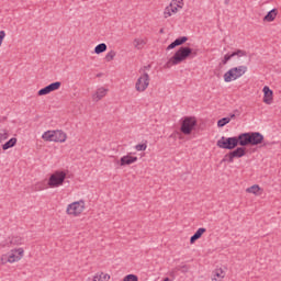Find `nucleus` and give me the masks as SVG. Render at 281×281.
<instances>
[{
    "mask_svg": "<svg viewBox=\"0 0 281 281\" xmlns=\"http://www.w3.org/2000/svg\"><path fill=\"white\" fill-rule=\"evenodd\" d=\"M123 281H139V279L135 274H127L124 277Z\"/></svg>",
    "mask_w": 281,
    "mask_h": 281,
    "instance_id": "f704fd0d",
    "label": "nucleus"
},
{
    "mask_svg": "<svg viewBox=\"0 0 281 281\" xmlns=\"http://www.w3.org/2000/svg\"><path fill=\"white\" fill-rule=\"evenodd\" d=\"M229 122H232L231 117H223L217 121V126H218V128H223V126H227V124H229Z\"/></svg>",
    "mask_w": 281,
    "mask_h": 281,
    "instance_id": "a878e982",
    "label": "nucleus"
},
{
    "mask_svg": "<svg viewBox=\"0 0 281 281\" xmlns=\"http://www.w3.org/2000/svg\"><path fill=\"white\" fill-rule=\"evenodd\" d=\"M232 153H233V157H237V158L245 157V154H246L244 147H238Z\"/></svg>",
    "mask_w": 281,
    "mask_h": 281,
    "instance_id": "b1692460",
    "label": "nucleus"
},
{
    "mask_svg": "<svg viewBox=\"0 0 281 281\" xmlns=\"http://www.w3.org/2000/svg\"><path fill=\"white\" fill-rule=\"evenodd\" d=\"M234 117H236V114H231L229 119L234 120Z\"/></svg>",
    "mask_w": 281,
    "mask_h": 281,
    "instance_id": "37998d69",
    "label": "nucleus"
},
{
    "mask_svg": "<svg viewBox=\"0 0 281 281\" xmlns=\"http://www.w3.org/2000/svg\"><path fill=\"white\" fill-rule=\"evenodd\" d=\"M8 137H10V134L5 130H0V144H2V142H5Z\"/></svg>",
    "mask_w": 281,
    "mask_h": 281,
    "instance_id": "c756f323",
    "label": "nucleus"
},
{
    "mask_svg": "<svg viewBox=\"0 0 281 281\" xmlns=\"http://www.w3.org/2000/svg\"><path fill=\"white\" fill-rule=\"evenodd\" d=\"M194 58L196 53H192V48L188 46H181L173 56L167 61L166 67H170L171 65H181L183 60H188V58Z\"/></svg>",
    "mask_w": 281,
    "mask_h": 281,
    "instance_id": "f257e3e1",
    "label": "nucleus"
},
{
    "mask_svg": "<svg viewBox=\"0 0 281 281\" xmlns=\"http://www.w3.org/2000/svg\"><path fill=\"white\" fill-rule=\"evenodd\" d=\"M116 54L115 50H110L106 55H105V60L108 63H111V60H113V58H115Z\"/></svg>",
    "mask_w": 281,
    "mask_h": 281,
    "instance_id": "7c9ffc66",
    "label": "nucleus"
},
{
    "mask_svg": "<svg viewBox=\"0 0 281 281\" xmlns=\"http://www.w3.org/2000/svg\"><path fill=\"white\" fill-rule=\"evenodd\" d=\"M133 45H134L135 49H144V46L146 45V40L135 38L133 42Z\"/></svg>",
    "mask_w": 281,
    "mask_h": 281,
    "instance_id": "aec40b11",
    "label": "nucleus"
},
{
    "mask_svg": "<svg viewBox=\"0 0 281 281\" xmlns=\"http://www.w3.org/2000/svg\"><path fill=\"white\" fill-rule=\"evenodd\" d=\"M150 85V76L148 72H143V76L139 77L135 83V89L138 93H144Z\"/></svg>",
    "mask_w": 281,
    "mask_h": 281,
    "instance_id": "423d86ee",
    "label": "nucleus"
},
{
    "mask_svg": "<svg viewBox=\"0 0 281 281\" xmlns=\"http://www.w3.org/2000/svg\"><path fill=\"white\" fill-rule=\"evenodd\" d=\"M276 16H278V9H272L265 15L263 21L271 23L272 21H276Z\"/></svg>",
    "mask_w": 281,
    "mask_h": 281,
    "instance_id": "a211bd4d",
    "label": "nucleus"
},
{
    "mask_svg": "<svg viewBox=\"0 0 281 281\" xmlns=\"http://www.w3.org/2000/svg\"><path fill=\"white\" fill-rule=\"evenodd\" d=\"M98 280H99V281H108V280H111V276H109L108 273L101 272V273L98 276Z\"/></svg>",
    "mask_w": 281,
    "mask_h": 281,
    "instance_id": "72a5a7b5",
    "label": "nucleus"
},
{
    "mask_svg": "<svg viewBox=\"0 0 281 281\" xmlns=\"http://www.w3.org/2000/svg\"><path fill=\"white\" fill-rule=\"evenodd\" d=\"M216 146L218 148H223L224 150H234L236 146H238V138L234 137H225L222 136L221 139L217 140Z\"/></svg>",
    "mask_w": 281,
    "mask_h": 281,
    "instance_id": "7ed1b4c3",
    "label": "nucleus"
},
{
    "mask_svg": "<svg viewBox=\"0 0 281 281\" xmlns=\"http://www.w3.org/2000/svg\"><path fill=\"white\" fill-rule=\"evenodd\" d=\"M3 38H5V31H0V47L3 44Z\"/></svg>",
    "mask_w": 281,
    "mask_h": 281,
    "instance_id": "58836bf2",
    "label": "nucleus"
},
{
    "mask_svg": "<svg viewBox=\"0 0 281 281\" xmlns=\"http://www.w3.org/2000/svg\"><path fill=\"white\" fill-rule=\"evenodd\" d=\"M205 232H207V229L199 228L193 235H195L198 238H201V236H203V234H205Z\"/></svg>",
    "mask_w": 281,
    "mask_h": 281,
    "instance_id": "c9c22d12",
    "label": "nucleus"
},
{
    "mask_svg": "<svg viewBox=\"0 0 281 281\" xmlns=\"http://www.w3.org/2000/svg\"><path fill=\"white\" fill-rule=\"evenodd\" d=\"M234 57H237L238 60H240V58H247V50L236 49L232 54H226L222 60L223 65H227V63H229Z\"/></svg>",
    "mask_w": 281,
    "mask_h": 281,
    "instance_id": "6e6552de",
    "label": "nucleus"
},
{
    "mask_svg": "<svg viewBox=\"0 0 281 281\" xmlns=\"http://www.w3.org/2000/svg\"><path fill=\"white\" fill-rule=\"evenodd\" d=\"M146 148H148L146 144H138L135 146V149L138 151L146 150Z\"/></svg>",
    "mask_w": 281,
    "mask_h": 281,
    "instance_id": "e433bc0d",
    "label": "nucleus"
},
{
    "mask_svg": "<svg viewBox=\"0 0 281 281\" xmlns=\"http://www.w3.org/2000/svg\"><path fill=\"white\" fill-rule=\"evenodd\" d=\"M65 179H67L65 171H55L48 179V186L49 188H60L65 183Z\"/></svg>",
    "mask_w": 281,
    "mask_h": 281,
    "instance_id": "20e7f679",
    "label": "nucleus"
},
{
    "mask_svg": "<svg viewBox=\"0 0 281 281\" xmlns=\"http://www.w3.org/2000/svg\"><path fill=\"white\" fill-rule=\"evenodd\" d=\"M249 139H250V146H258V144H262L265 140V136L260 134L259 132H248Z\"/></svg>",
    "mask_w": 281,
    "mask_h": 281,
    "instance_id": "1a4fd4ad",
    "label": "nucleus"
},
{
    "mask_svg": "<svg viewBox=\"0 0 281 281\" xmlns=\"http://www.w3.org/2000/svg\"><path fill=\"white\" fill-rule=\"evenodd\" d=\"M81 212H85V202L82 200L72 202L66 210V213L70 216H80Z\"/></svg>",
    "mask_w": 281,
    "mask_h": 281,
    "instance_id": "0eeeda50",
    "label": "nucleus"
},
{
    "mask_svg": "<svg viewBox=\"0 0 281 281\" xmlns=\"http://www.w3.org/2000/svg\"><path fill=\"white\" fill-rule=\"evenodd\" d=\"M106 52V45L104 43L98 44L94 47V54H104Z\"/></svg>",
    "mask_w": 281,
    "mask_h": 281,
    "instance_id": "393cba45",
    "label": "nucleus"
},
{
    "mask_svg": "<svg viewBox=\"0 0 281 281\" xmlns=\"http://www.w3.org/2000/svg\"><path fill=\"white\" fill-rule=\"evenodd\" d=\"M229 1H232V0H225V4L228 5Z\"/></svg>",
    "mask_w": 281,
    "mask_h": 281,
    "instance_id": "c03bdc74",
    "label": "nucleus"
},
{
    "mask_svg": "<svg viewBox=\"0 0 281 281\" xmlns=\"http://www.w3.org/2000/svg\"><path fill=\"white\" fill-rule=\"evenodd\" d=\"M178 9L170 2L168 7L165 8L164 18L169 19L172 14H177Z\"/></svg>",
    "mask_w": 281,
    "mask_h": 281,
    "instance_id": "f3484780",
    "label": "nucleus"
},
{
    "mask_svg": "<svg viewBox=\"0 0 281 281\" xmlns=\"http://www.w3.org/2000/svg\"><path fill=\"white\" fill-rule=\"evenodd\" d=\"M53 142H59L60 144L67 142V134L60 130L53 131Z\"/></svg>",
    "mask_w": 281,
    "mask_h": 281,
    "instance_id": "ddd939ff",
    "label": "nucleus"
},
{
    "mask_svg": "<svg viewBox=\"0 0 281 281\" xmlns=\"http://www.w3.org/2000/svg\"><path fill=\"white\" fill-rule=\"evenodd\" d=\"M188 41V37L181 36L176 38L169 46H167V52H170V49H175V47H179V45H183Z\"/></svg>",
    "mask_w": 281,
    "mask_h": 281,
    "instance_id": "dca6fc26",
    "label": "nucleus"
},
{
    "mask_svg": "<svg viewBox=\"0 0 281 281\" xmlns=\"http://www.w3.org/2000/svg\"><path fill=\"white\" fill-rule=\"evenodd\" d=\"M106 93H109V89H106L104 87L98 88L95 93L92 95V100L94 102H100V100H102V98L106 97Z\"/></svg>",
    "mask_w": 281,
    "mask_h": 281,
    "instance_id": "9b49d317",
    "label": "nucleus"
},
{
    "mask_svg": "<svg viewBox=\"0 0 281 281\" xmlns=\"http://www.w3.org/2000/svg\"><path fill=\"white\" fill-rule=\"evenodd\" d=\"M188 271V266L182 267V272L186 273Z\"/></svg>",
    "mask_w": 281,
    "mask_h": 281,
    "instance_id": "a19ab883",
    "label": "nucleus"
},
{
    "mask_svg": "<svg viewBox=\"0 0 281 281\" xmlns=\"http://www.w3.org/2000/svg\"><path fill=\"white\" fill-rule=\"evenodd\" d=\"M61 86H63V82L56 81V82L49 83V85L47 86V88H48V90H49L50 93H52L53 91H58V89H60Z\"/></svg>",
    "mask_w": 281,
    "mask_h": 281,
    "instance_id": "5701e85b",
    "label": "nucleus"
},
{
    "mask_svg": "<svg viewBox=\"0 0 281 281\" xmlns=\"http://www.w3.org/2000/svg\"><path fill=\"white\" fill-rule=\"evenodd\" d=\"M247 74V66H238L231 68L224 74V82H232L233 80H238L241 76Z\"/></svg>",
    "mask_w": 281,
    "mask_h": 281,
    "instance_id": "f03ea898",
    "label": "nucleus"
},
{
    "mask_svg": "<svg viewBox=\"0 0 281 281\" xmlns=\"http://www.w3.org/2000/svg\"><path fill=\"white\" fill-rule=\"evenodd\" d=\"M44 142H54V131H47L42 135Z\"/></svg>",
    "mask_w": 281,
    "mask_h": 281,
    "instance_id": "4be33fe9",
    "label": "nucleus"
},
{
    "mask_svg": "<svg viewBox=\"0 0 281 281\" xmlns=\"http://www.w3.org/2000/svg\"><path fill=\"white\" fill-rule=\"evenodd\" d=\"M24 250L23 248L13 249L9 252V261L12 262H19L21 258H23Z\"/></svg>",
    "mask_w": 281,
    "mask_h": 281,
    "instance_id": "9d476101",
    "label": "nucleus"
},
{
    "mask_svg": "<svg viewBox=\"0 0 281 281\" xmlns=\"http://www.w3.org/2000/svg\"><path fill=\"white\" fill-rule=\"evenodd\" d=\"M194 126H196V117L186 116L182 119L180 131L183 135H191L192 131H194Z\"/></svg>",
    "mask_w": 281,
    "mask_h": 281,
    "instance_id": "39448f33",
    "label": "nucleus"
},
{
    "mask_svg": "<svg viewBox=\"0 0 281 281\" xmlns=\"http://www.w3.org/2000/svg\"><path fill=\"white\" fill-rule=\"evenodd\" d=\"M13 146H16V138L9 139L4 145H2V150H8L10 148H13Z\"/></svg>",
    "mask_w": 281,
    "mask_h": 281,
    "instance_id": "412c9836",
    "label": "nucleus"
},
{
    "mask_svg": "<svg viewBox=\"0 0 281 281\" xmlns=\"http://www.w3.org/2000/svg\"><path fill=\"white\" fill-rule=\"evenodd\" d=\"M48 93H52L49 88L46 86L44 88H42L41 90H38L37 95H48Z\"/></svg>",
    "mask_w": 281,
    "mask_h": 281,
    "instance_id": "473e14b6",
    "label": "nucleus"
},
{
    "mask_svg": "<svg viewBox=\"0 0 281 281\" xmlns=\"http://www.w3.org/2000/svg\"><path fill=\"white\" fill-rule=\"evenodd\" d=\"M145 69H150V65H148V66H145Z\"/></svg>",
    "mask_w": 281,
    "mask_h": 281,
    "instance_id": "a18cd8bd",
    "label": "nucleus"
},
{
    "mask_svg": "<svg viewBox=\"0 0 281 281\" xmlns=\"http://www.w3.org/2000/svg\"><path fill=\"white\" fill-rule=\"evenodd\" d=\"M120 161H121L120 166H131V164H135L137 161V157L126 155V156L121 157Z\"/></svg>",
    "mask_w": 281,
    "mask_h": 281,
    "instance_id": "2eb2a0df",
    "label": "nucleus"
},
{
    "mask_svg": "<svg viewBox=\"0 0 281 281\" xmlns=\"http://www.w3.org/2000/svg\"><path fill=\"white\" fill-rule=\"evenodd\" d=\"M172 5L177 8V10H183V0H171Z\"/></svg>",
    "mask_w": 281,
    "mask_h": 281,
    "instance_id": "c85d7f7f",
    "label": "nucleus"
},
{
    "mask_svg": "<svg viewBox=\"0 0 281 281\" xmlns=\"http://www.w3.org/2000/svg\"><path fill=\"white\" fill-rule=\"evenodd\" d=\"M8 262H10V255L9 254L2 255L0 258V265H8Z\"/></svg>",
    "mask_w": 281,
    "mask_h": 281,
    "instance_id": "2f4dec72",
    "label": "nucleus"
},
{
    "mask_svg": "<svg viewBox=\"0 0 281 281\" xmlns=\"http://www.w3.org/2000/svg\"><path fill=\"white\" fill-rule=\"evenodd\" d=\"M160 33L164 34V29L160 30Z\"/></svg>",
    "mask_w": 281,
    "mask_h": 281,
    "instance_id": "49530a36",
    "label": "nucleus"
},
{
    "mask_svg": "<svg viewBox=\"0 0 281 281\" xmlns=\"http://www.w3.org/2000/svg\"><path fill=\"white\" fill-rule=\"evenodd\" d=\"M239 146H251L249 133L239 134L237 137V145Z\"/></svg>",
    "mask_w": 281,
    "mask_h": 281,
    "instance_id": "4468645a",
    "label": "nucleus"
},
{
    "mask_svg": "<svg viewBox=\"0 0 281 281\" xmlns=\"http://www.w3.org/2000/svg\"><path fill=\"white\" fill-rule=\"evenodd\" d=\"M88 281H99L98 276H95L93 279L89 278Z\"/></svg>",
    "mask_w": 281,
    "mask_h": 281,
    "instance_id": "79ce46f5",
    "label": "nucleus"
},
{
    "mask_svg": "<svg viewBox=\"0 0 281 281\" xmlns=\"http://www.w3.org/2000/svg\"><path fill=\"white\" fill-rule=\"evenodd\" d=\"M263 102L266 104H271V102H273V90H270L269 86L263 87Z\"/></svg>",
    "mask_w": 281,
    "mask_h": 281,
    "instance_id": "f8f14e48",
    "label": "nucleus"
},
{
    "mask_svg": "<svg viewBox=\"0 0 281 281\" xmlns=\"http://www.w3.org/2000/svg\"><path fill=\"white\" fill-rule=\"evenodd\" d=\"M246 192H249L250 194H258V192H260V187L258 184H254L252 187H249Z\"/></svg>",
    "mask_w": 281,
    "mask_h": 281,
    "instance_id": "cd10ccee",
    "label": "nucleus"
},
{
    "mask_svg": "<svg viewBox=\"0 0 281 281\" xmlns=\"http://www.w3.org/2000/svg\"><path fill=\"white\" fill-rule=\"evenodd\" d=\"M223 278H225V271H223L221 268H217L213 271V279L215 281H222Z\"/></svg>",
    "mask_w": 281,
    "mask_h": 281,
    "instance_id": "6ab92c4d",
    "label": "nucleus"
},
{
    "mask_svg": "<svg viewBox=\"0 0 281 281\" xmlns=\"http://www.w3.org/2000/svg\"><path fill=\"white\" fill-rule=\"evenodd\" d=\"M196 240H199V238L195 235H192L190 238L191 245H194V243H196Z\"/></svg>",
    "mask_w": 281,
    "mask_h": 281,
    "instance_id": "ea45409f",
    "label": "nucleus"
},
{
    "mask_svg": "<svg viewBox=\"0 0 281 281\" xmlns=\"http://www.w3.org/2000/svg\"><path fill=\"white\" fill-rule=\"evenodd\" d=\"M225 157H228V162L229 164H233L234 162V159L236 158V156H234V153L231 151L228 155H226Z\"/></svg>",
    "mask_w": 281,
    "mask_h": 281,
    "instance_id": "4c0bfd02",
    "label": "nucleus"
},
{
    "mask_svg": "<svg viewBox=\"0 0 281 281\" xmlns=\"http://www.w3.org/2000/svg\"><path fill=\"white\" fill-rule=\"evenodd\" d=\"M10 245H23V239L20 236H14L10 239Z\"/></svg>",
    "mask_w": 281,
    "mask_h": 281,
    "instance_id": "bb28decb",
    "label": "nucleus"
}]
</instances>
